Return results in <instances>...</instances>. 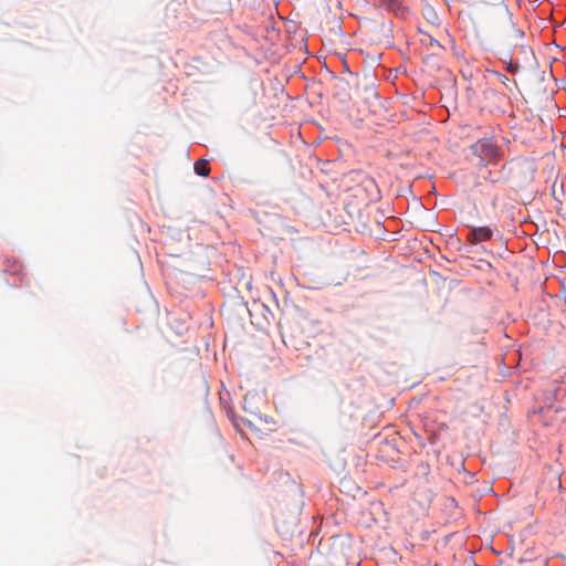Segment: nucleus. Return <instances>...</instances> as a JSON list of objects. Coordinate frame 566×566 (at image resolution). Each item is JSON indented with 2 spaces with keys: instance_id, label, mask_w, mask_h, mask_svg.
Segmentation results:
<instances>
[{
  "instance_id": "1",
  "label": "nucleus",
  "mask_w": 566,
  "mask_h": 566,
  "mask_svg": "<svg viewBox=\"0 0 566 566\" xmlns=\"http://www.w3.org/2000/svg\"><path fill=\"white\" fill-rule=\"evenodd\" d=\"M472 154L479 157L478 167H486L491 164H496L502 159V149L493 143L490 138L479 139L471 146Z\"/></svg>"
},
{
  "instance_id": "2",
  "label": "nucleus",
  "mask_w": 566,
  "mask_h": 566,
  "mask_svg": "<svg viewBox=\"0 0 566 566\" xmlns=\"http://www.w3.org/2000/svg\"><path fill=\"white\" fill-rule=\"evenodd\" d=\"M493 230L488 227H470L465 239L471 244H479L481 242L490 241L493 238Z\"/></svg>"
},
{
  "instance_id": "3",
  "label": "nucleus",
  "mask_w": 566,
  "mask_h": 566,
  "mask_svg": "<svg viewBox=\"0 0 566 566\" xmlns=\"http://www.w3.org/2000/svg\"><path fill=\"white\" fill-rule=\"evenodd\" d=\"M195 172L200 177H208L210 169H209V161L207 159H199L193 165Z\"/></svg>"
},
{
  "instance_id": "4",
  "label": "nucleus",
  "mask_w": 566,
  "mask_h": 566,
  "mask_svg": "<svg viewBox=\"0 0 566 566\" xmlns=\"http://www.w3.org/2000/svg\"><path fill=\"white\" fill-rule=\"evenodd\" d=\"M255 397H259V391H254V392H248L245 396H244V401H243V409L245 411H249L251 413L254 412V409L253 407L251 406V400L254 399Z\"/></svg>"
},
{
  "instance_id": "5",
  "label": "nucleus",
  "mask_w": 566,
  "mask_h": 566,
  "mask_svg": "<svg viewBox=\"0 0 566 566\" xmlns=\"http://www.w3.org/2000/svg\"><path fill=\"white\" fill-rule=\"evenodd\" d=\"M427 36H428V40L421 41L423 45H430V46H436L438 49H444L443 45L437 39H434L431 35H427Z\"/></svg>"
},
{
  "instance_id": "6",
  "label": "nucleus",
  "mask_w": 566,
  "mask_h": 566,
  "mask_svg": "<svg viewBox=\"0 0 566 566\" xmlns=\"http://www.w3.org/2000/svg\"><path fill=\"white\" fill-rule=\"evenodd\" d=\"M218 392H219V397H220V402L222 405H226L228 399L231 398V391L226 390V391H218Z\"/></svg>"
},
{
  "instance_id": "7",
  "label": "nucleus",
  "mask_w": 566,
  "mask_h": 566,
  "mask_svg": "<svg viewBox=\"0 0 566 566\" xmlns=\"http://www.w3.org/2000/svg\"><path fill=\"white\" fill-rule=\"evenodd\" d=\"M518 70V65L516 63H513L511 60L507 63L506 71L510 73H516Z\"/></svg>"
},
{
  "instance_id": "8",
  "label": "nucleus",
  "mask_w": 566,
  "mask_h": 566,
  "mask_svg": "<svg viewBox=\"0 0 566 566\" xmlns=\"http://www.w3.org/2000/svg\"><path fill=\"white\" fill-rule=\"evenodd\" d=\"M486 180H489L492 184H495L499 181V178L492 174V171H489L488 176L485 177Z\"/></svg>"
},
{
  "instance_id": "9",
  "label": "nucleus",
  "mask_w": 566,
  "mask_h": 566,
  "mask_svg": "<svg viewBox=\"0 0 566 566\" xmlns=\"http://www.w3.org/2000/svg\"><path fill=\"white\" fill-rule=\"evenodd\" d=\"M499 77L501 78L503 84H506V82L509 81V77L506 75L499 74Z\"/></svg>"
},
{
  "instance_id": "10",
  "label": "nucleus",
  "mask_w": 566,
  "mask_h": 566,
  "mask_svg": "<svg viewBox=\"0 0 566 566\" xmlns=\"http://www.w3.org/2000/svg\"><path fill=\"white\" fill-rule=\"evenodd\" d=\"M430 13H431V14H429L428 20H431V18H432V17H433L434 19H438V17H437V14H436V12H434L433 10H431V12H430Z\"/></svg>"
},
{
  "instance_id": "11",
  "label": "nucleus",
  "mask_w": 566,
  "mask_h": 566,
  "mask_svg": "<svg viewBox=\"0 0 566 566\" xmlns=\"http://www.w3.org/2000/svg\"><path fill=\"white\" fill-rule=\"evenodd\" d=\"M430 13H431V14H429L428 20H431V18H432V17H433L434 19H438V17H437V14H436V12H434L433 10H431V12H430Z\"/></svg>"
},
{
  "instance_id": "12",
  "label": "nucleus",
  "mask_w": 566,
  "mask_h": 566,
  "mask_svg": "<svg viewBox=\"0 0 566 566\" xmlns=\"http://www.w3.org/2000/svg\"><path fill=\"white\" fill-rule=\"evenodd\" d=\"M430 13H431V14H429L428 20H431V18H432V17H433L434 19H438V17H437V14H436V12H434L433 10H431V12H430Z\"/></svg>"
},
{
  "instance_id": "13",
  "label": "nucleus",
  "mask_w": 566,
  "mask_h": 566,
  "mask_svg": "<svg viewBox=\"0 0 566 566\" xmlns=\"http://www.w3.org/2000/svg\"><path fill=\"white\" fill-rule=\"evenodd\" d=\"M228 416H229V418H230L232 421H234V419H233V415H232V410H231V409H228Z\"/></svg>"
},
{
  "instance_id": "14",
  "label": "nucleus",
  "mask_w": 566,
  "mask_h": 566,
  "mask_svg": "<svg viewBox=\"0 0 566 566\" xmlns=\"http://www.w3.org/2000/svg\"><path fill=\"white\" fill-rule=\"evenodd\" d=\"M370 94H371V95H374V96H376V97L378 96L377 92H376V91H374L373 88L370 90Z\"/></svg>"
},
{
  "instance_id": "15",
  "label": "nucleus",
  "mask_w": 566,
  "mask_h": 566,
  "mask_svg": "<svg viewBox=\"0 0 566 566\" xmlns=\"http://www.w3.org/2000/svg\"><path fill=\"white\" fill-rule=\"evenodd\" d=\"M493 207L496 206V200L494 199L493 202H492Z\"/></svg>"
}]
</instances>
